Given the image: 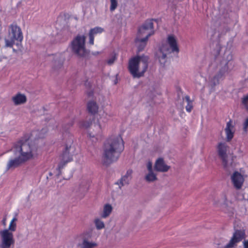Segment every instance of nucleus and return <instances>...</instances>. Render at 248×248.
I'll list each match as a JSON object with an SVG mask.
<instances>
[{
	"instance_id": "f257e3e1",
	"label": "nucleus",
	"mask_w": 248,
	"mask_h": 248,
	"mask_svg": "<svg viewBox=\"0 0 248 248\" xmlns=\"http://www.w3.org/2000/svg\"><path fill=\"white\" fill-rule=\"evenodd\" d=\"M14 153L15 158L9 160L8 168L36 158L39 154V149L35 142L28 140L18 143L14 148Z\"/></svg>"
},
{
	"instance_id": "f03ea898",
	"label": "nucleus",
	"mask_w": 248,
	"mask_h": 248,
	"mask_svg": "<svg viewBox=\"0 0 248 248\" xmlns=\"http://www.w3.org/2000/svg\"><path fill=\"white\" fill-rule=\"evenodd\" d=\"M124 149V141L119 135L111 136L104 145L103 161L108 165L116 161Z\"/></svg>"
},
{
	"instance_id": "7ed1b4c3",
	"label": "nucleus",
	"mask_w": 248,
	"mask_h": 248,
	"mask_svg": "<svg viewBox=\"0 0 248 248\" xmlns=\"http://www.w3.org/2000/svg\"><path fill=\"white\" fill-rule=\"evenodd\" d=\"M179 52V48L177 37L173 34H170L162 43L156 52V57L160 64L164 65L171 53H178Z\"/></svg>"
},
{
	"instance_id": "20e7f679",
	"label": "nucleus",
	"mask_w": 248,
	"mask_h": 248,
	"mask_svg": "<svg viewBox=\"0 0 248 248\" xmlns=\"http://www.w3.org/2000/svg\"><path fill=\"white\" fill-rule=\"evenodd\" d=\"M148 57L142 55L133 57L129 62L128 68L134 78H140L143 76L148 68Z\"/></svg>"
},
{
	"instance_id": "39448f33",
	"label": "nucleus",
	"mask_w": 248,
	"mask_h": 248,
	"mask_svg": "<svg viewBox=\"0 0 248 248\" xmlns=\"http://www.w3.org/2000/svg\"><path fill=\"white\" fill-rule=\"evenodd\" d=\"M86 36L84 34H78L71 41L69 48L71 52L78 58H84L88 54L86 46Z\"/></svg>"
},
{
	"instance_id": "423d86ee",
	"label": "nucleus",
	"mask_w": 248,
	"mask_h": 248,
	"mask_svg": "<svg viewBox=\"0 0 248 248\" xmlns=\"http://www.w3.org/2000/svg\"><path fill=\"white\" fill-rule=\"evenodd\" d=\"M153 33V23L151 21H147L140 28L135 40L136 46L139 50L143 49L148 38Z\"/></svg>"
},
{
	"instance_id": "0eeeda50",
	"label": "nucleus",
	"mask_w": 248,
	"mask_h": 248,
	"mask_svg": "<svg viewBox=\"0 0 248 248\" xmlns=\"http://www.w3.org/2000/svg\"><path fill=\"white\" fill-rule=\"evenodd\" d=\"M23 39V33L20 27L16 24H12L9 27L8 35L4 38L5 46L12 47L14 45H18Z\"/></svg>"
},
{
	"instance_id": "6e6552de",
	"label": "nucleus",
	"mask_w": 248,
	"mask_h": 248,
	"mask_svg": "<svg viewBox=\"0 0 248 248\" xmlns=\"http://www.w3.org/2000/svg\"><path fill=\"white\" fill-rule=\"evenodd\" d=\"M105 121L99 115H96L92 124L93 130L89 133V138L93 142L100 140L102 135V130L104 127Z\"/></svg>"
},
{
	"instance_id": "1a4fd4ad",
	"label": "nucleus",
	"mask_w": 248,
	"mask_h": 248,
	"mask_svg": "<svg viewBox=\"0 0 248 248\" xmlns=\"http://www.w3.org/2000/svg\"><path fill=\"white\" fill-rule=\"evenodd\" d=\"M220 62V65H222L218 73L215 75L211 80L212 85L213 86L219 83V80L229 69V64L232 59V55L230 52H225L224 54V58Z\"/></svg>"
},
{
	"instance_id": "9d476101",
	"label": "nucleus",
	"mask_w": 248,
	"mask_h": 248,
	"mask_svg": "<svg viewBox=\"0 0 248 248\" xmlns=\"http://www.w3.org/2000/svg\"><path fill=\"white\" fill-rule=\"evenodd\" d=\"M15 243L14 233L0 230V248H14Z\"/></svg>"
},
{
	"instance_id": "9b49d317",
	"label": "nucleus",
	"mask_w": 248,
	"mask_h": 248,
	"mask_svg": "<svg viewBox=\"0 0 248 248\" xmlns=\"http://www.w3.org/2000/svg\"><path fill=\"white\" fill-rule=\"evenodd\" d=\"M228 146L225 143H219L218 144V154L222 160L224 169L227 171H231L230 167L233 168L232 160L230 163H228L227 160L228 155H227V148Z\"/></svg>"
},
{
	"instance_id": "f8f14e48",
	"label": "nucleus",
	"mask_w": 248,
	"mask_h": 248,
	"mask_svg": "<svg viewBox=\"0 0 248 248\" xmlns=\"http://www.w3.org/2000/svg\"><path fill=\"white\" fill-rule=\"evenodd\" d=\"M92 237V233L89 232H83L80 236V239L77 244L78 248H94L97 247V243L89 239Z\"/></svg>"
},
{
	"instance_id": "ddd939ff",
	"label": "nucleus",
	"mask_w": 248,
	"mask_h": 248,
	"mask_svg": "<svg viewBox=\"0 0 248 248\" xmlns=\"http://www.w3.org/2000/svg\"><path fill=\"white\" fill-rule=\"evenodd\" d=\"M104 101V97H100L97 94L93 95L92 97L91 95L89 94V100L87 104L88 110L92 113H96L99 109L98 104H101Z\"/></svg>"
},
{
	"instance_id": "4468645a",
	"label": "nucleus",
	"mask_w": 248,
	"mask_h": 248,
	"mask_svg": "<svg viewBox=\"0 0 248 248\" xmlns=\"http://www.w3.org/2000/svg\"><path fill=\"white\" fill-rule=\"evenodd\" d=\"M246 236L244 230L235 229L232 236L228 244L222 248H234L237 246V243L241 241Z\"/></svg>"
},
{
	"instance_id": "2eb2a0df",
	"label": "nucleus",
	"mask_w": 248,
	"mask_h": 248,
	"mask_svg": "<svg viewBox=\"0 0 248 248\" xmlns=\"http://www.w3.org/2000/svg\"><path fill=\"white\" fill-rule=\"evenodd\" d=\"M76 153V149L74 145H70L67 146L65 151L62 156V160L58 165L59 171L68 162L73 159V156Z\"/></svg>"
},
{
	"instance_id": "dca6fc26",
	"label": "nucleus",
	"mask_w": 248,
	"mask_h": 248,
	"mask_svg": "<svg viewBox=\"0 0 248 248\" xmlns=\"http://www.w3.org/2000/svg\"><path fill=\"white\" fill-rule=\"evenodd\" d=\"M154 168L156 171L166 172L170 169V167L166 163L163 158L158 157L155 162Z\"/></svg>"
},
{
	"instance_id": "f3484780",
	"label": "nucleus",
	"mask_w": 248,
	"mask_h": 248,
	"mask_svg": "<svg viewBox=\"0 0 248 248\" xmlns=\"http://www.w3.org/2000/svg\"><path fill=\"white\" fill-rule=\"evenodd\" d=\"M11 101L15 106H21L26 103L27 97L25 93L17 92L12 96Z\"/></svg>"
},
{
	"instance_id": "a211bd4d",
	"label": "nucleus",
	"mask_w": 248,
	"mask_h": 248,
	"mask_svg": "<svg viewBox=\"0 0 248 248\" xmlns=\"http://www.w3.org/2000/svg\"><path fill=\"white\" fill-rule=\"evenodd\" d=\"M232 180L234 186L237 189L241 188L243 182L244 178L243 175L238 171H235L232 176Z\"/></svg>"
},
{
	"instance_id": "6ab92c4d",
	"label": "nucleus",
	"mask_w": 248,
	"mask_h": 248,
	"mask_svg": "<svg viewBox=\"0 0 248 248\" xmlns=\"http://www.w3.org/2000/svg\"><path fill=\"white\" fill-rule=\"evenodd\" d=\"M104 31V29L100 27H95L91 29L89 32V43L90 45H93L94 43V38L95 36L102 33Z\"/></svg>"
},
{
	"instance_id": "aec40b11",
	"label": "nucleus",
	"mask_w": 248,
	"mask_h": 248,
	"mask_svg": "<svg viewBox=\"0 0 248 248\" xmlns=\"http://www.w3.org/2000/svg\"><path fill=\"white\" fill-rule=\"evenodd\" d=\"M132 173L133 171L131 170H128L120 180L116 183L120 188L129 184L132 179Z\"/></svg>"
},
{
	"instance_id": "412c9836",
	"label": "nucleus",
	"mask_w": 248,
	"mask_h": 248,
	"mask_svg": "<svg viewBox=\"0 0 248 248\" xmlns=\"http://www.w3.org/2000/svg\"><path fill=\"white\" fill-rule=\"evenodd\" d=\"M64 62V58L60 55H57L53 57L52 60V66L55 70L61 68Z\"/></svg>"
},
{
	"instance_id": "4be33fe9",
	"label": "nucleus",
	"mask_w": 248,
	"mask_h": 248,
	"mask_svg": "<svg viewBox=\"0 0 248 248\" xmlns=\"http://www.w3.org/2000/svg\"><path fill=\"white\" fill-rule=\"evenodd\" d=\"M113 207L109 203H106L103 205L102 210L100 213V217L102 218L108 217L112 213Z\"/></svg>"
},
{
	"instance_id": "5701e85b",
	"label": "nucleus",
	"mask_w": 248,
	"mask_h": 248,
	"mask_svg": "<svg viewBox=\"0 0 248 248\" xmlns=\"http://www.w3.org/2000/svg\"><path fill=\"white\" fill-rule=\"evenodd\" d=\"M17 218L16 217H14L10 220L8 228H5L2 230L8 232L14 233L16 230Z\"/></svg>"
},
{
	"instance_id": "b1692460",
	"label": "nucleus",
	"mask_w": 248,
	"mask_h": 248,
	"mask_svg": "<svg viewBox=\"0 0 248 248\" xmlns=\"http://www.w3.org/2000/svg\"><path fill=\"white\" fill-rule=\"evenodd\" d=\"M183 105L185 106L187 112H191L193 108L192 102L188 96L186 95L183 97Z\"/></svg>"
},
{
	"instance_id": "393cba45",
	"label": "nucleus",
	"mask_w": 248,
	"mask_h": 248,
	"mask_svg": "<svg viewBox=\"0 0 248 248\" xmlns=\"http://www.w3.org/2000/svg\"><path fill=\"white\" fill-rule=\"evenodd\" d=\"M93 223L97 230H102L105 228V224L102 220V218L99 217H95L93 220Z\"/></svg>"
},
{
	"instance_id": "a878e982",
	"label": "nucleus",
	"mask_w": 248,
	"mask_h": 248,
	"mask_svg": "<svg viewBox=\"0 0 248 248\" xmlns=\"http://www.w3.org/2000/svg\"><path fill=\"white\" fill-rule=\"evenodd\" d=\"M157 179L156 174L154 171H148L145 176V180L148 182H153Z\"/></svg>"
},
{
	"instance_id": "bb28decb",
	"label": "nucleus",
	"mask_w": 248,
	"mask_h": 248,
	"mask_svg": "<svg viewBox=\"0 0 248 248\" xmlns=\"http://www.w3.org/2000/svg\"><path fill=\"white\" fill-rule=\"evenodd\" d=\"M225 20V21H223L224 23L222 25L220 24V26H222V29H221V33H226L230 31V28L228 26V24L230 23V19L226 18Z\"/></svg>"
},
{
	"instance_id": "cd10ccee",
	"label": "nucleus",
	"mask_w": 248,
	"mask_h": 248,
	"mask_svg": "<svg viewBox=\"0 0 248 248\" xmlns=\"http://www.w3.org/2000/svg\"><path fill=\"white\" fill-rule=\"evenodd\" d=\"M228 141H230L233 137V133L231 129H225Z\"/></svg>"
},
{
	"instance_id": "c85d7f7f",
	"label": "nucleus",
	"mask_w": 248,
	"mask_h": 248,
	"mask_svg": "<svg viewBox=\"0 0 248 248\" xmlns=\"http://www.w3.org/2000/svg\"><path fill=\"white\" fill-rule=\"evenodd\" d=\"M110 10L111 11H113L115 10L118 5V2L117 0H110Z\"/></svg>"
},
{
	"instance_id": "c756f323",
	"label": "nucleus",
	"mask_w": 248,
	"mask_h": 248,
	"mask_svg": "<svg viewBox=\"0 0 248 248\" xmlns=\"http://www.w3.org/2000/svg\"><path fill=\"white\" fill-rule=\"evenodd\" d=\"M117 59V55L116 54H113L107 60V63L111 65L113 64L114 62L116 61Z\"/></svg>"
},
{
	"instance_id": "7c9ffc66",
	"label": "nucleus",
	"mask_w": 248,
	"mask_h": 248,
	"mask_svg": "<svg viewBox=\"0 0 248 248\" xmlns=\"http://www.w3.org/2000/svg\"><path fill=\"white\" fill-rule=\"evenodd\" d=\"M242 103L245 107L247 111L248 112V99L245 100V97H243L242 100Z\"/></svg>"
},
{
	"instance_id": "2f4dec72",
	"label": "nucleus",
	"mask_w": 248,
	"mask_h": 248,
	"mask_svg": "<svg viewBox=\"0 0 248 248\" xmlns=\"http://www.w3.org/2000/svg\"><path fill=\"white\" fill-rule=\"evenodd\" d=\"M146 167L148 171H153V165L151 162L149 161L146 165Z\"/></svg>"
},
{
	"instance_id": "473e14b6",
	"label": "nucleus",
	"mask_w": 248,
	"mask_h": 248,
	"mask_svg": "<svg viewBox=\"0 0 248 248\" xmlns=\"http://www.w3.org/2000/svg\"><path fill=\"white\" fill-rule=\"evenodd\" d=\"M233 126L232 124V121L230 120L227 123L226 127L225 129H231V128H233Z\"/></svg>"
},
{
	"instance_id": "72a5a7b5",
	"label": "nucleus",
	"mask_w": 248,
	"mask_h": 248,
	"mask_svg": "<svg viewBox=\"0 0 248 248\" xmlns=\"http://www.w3.org/2000/svg\"><path fill=\"white\" fill-rule=\"evenodd\" d=\"M248 127V118H247L244 124H243V128L245 131L247 130V128Z\"/></svg>"
},
{
	"instance_id": "f704fd0d",
	"label": "nucleus",
	"mask_w": 248,
	"mask_h": 248,
	"mask_svg": "<svg viewBox=\"0 0 248 248\" xmlns=\"http://www.w3.org/2000/svg\"><path fill=\"white\" fill-rule=\"evenodd\" d=\"M7 216H5L1 220L2 225L5 228L6 226Z\"/></svg>"
},
{
	"instance_id": "c9c22d12",
	"label": "nucleus",
	"mask_w": 248,
	"mask_h": 248,
	"mask_svg": "<svg viewBox=\"0 0 248 248\" xmlns=\"http://www.w3.org/2000/svg\"><path fill=\"white\" fill-rule=\"evenodd\" d=\"M244 248H248V240H244L243 241Z\"/></svg>"
},
{
	"instance_id": "e433bc0d",
	"label": "nucleus",
	"mask_w": 248,
	"mask_h": 248,
	"mask_svg": "<svg viewBox=\"0 0 248 248\" xmlns=\"http://www.w3.org/2000/svg\"><path fill=\"white\" fill-rule=\"evenodd\" d=\"M217 48H218V50H217V53L219 54V51L220 50V49H221V46L219 44H218L217 45Z\"/></svg>"
},
{
	"instance_id": "4c0bfd02",
	"label": "nucleus",
	"mask_w": 248,
	"mask_h": 248,
	"mask_svg": "<svg viewBox=\"0 0 248 248\" xmlns=\"http://www.w3.org/2000/svg\"><path fill=\"white\" fill-rule=\"evenodd\" d=\"M88 126H89V125H87V124H83V125H82V126H83V127H86V128L88 127Z\"/></svg>"
},
{
	"instance_id": "58836bf2",
	"label": "nucleus",
	"mask_w": 248,
	"mask_h": 248,
	"mask_svg": "<svg viewBox=\"0 0 248 248\" xmlns=\"http://www.w3.org/2000/svg\"><path fill=\"white\" fill-rule=\"evenodd\" d=\"M243 97H245V100H248V94H247L246 96H244Z\"/></svg>"
}]
</instances>
